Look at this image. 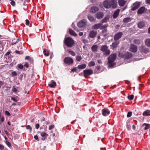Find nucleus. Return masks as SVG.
Returning a JSON list of instances; mask_svg holds the SVG:
<instances>
[{
	"label": "nucleus",
	"mask_w": 150,
	"mask_h": 150,
	"mask_svg": "<svg viewBox=\"0 0 150 150\" xmlns=\"http://www.w3.org/2000/svg\"><path fill=\"white\" fill-rule=\"evenodd\" d=\"M116 57V55L115 54H111L108 57V62L109 66L110 67H112L115 65L114 61Z\"/></svg>",
	"instance_id": "obj_2"
},
{
	"label": "nucleus",
	"mask_w": 150,
	"mask_h": 150,
	"mask_svg": "<svg viewBox=\"0 0 150 150\" xmlns=\"http://www.w3.org/2000/svg\"><path fill=\"white\" fill-rule=\"evenodd\" d=\"M88 20L91 22H93L95 21V19L92 16L90 15H88Z\"/></svg>",
	"instance_id": "obj_31"
},
{
	"label": "nucleus",
	"mask_w": 150,
	"mask_h": 150,
	"mask_svg": "<svg viewBox=\"0 0 150 150\" xmlns=\"http://www.w3.org/2000/svg\"><path fill=\"white\" fill-rule=\"evenodd\" d=\"M77 70V67H74L72 69L71 71L72 72L76 71Z\"/></svg>",
	"instance_id": "obj_45"
},
{
	"label": "nucleus",
	"mask_w": 150,
	"mask_h": 150,
	"mask_svg": "<svg viewBox=\"0 0 150 150\" xmlns=\"http://www.w3.org/2000/svg\"><path fill=\"white\" fill-rule=\"evenodd\" d=\"M132 54L130 52H127L124 55V57L126 59H129L131 58L132 57Z\"/></svg>",
	"instance_id": "obj_18"
},
{
	"label": "nucleus",
	"mask_w": 150,
	"mask_h": 150,
	"mask_svg": "<svg viewBox=\"0 0 150 150\" xmlns=\"http://www.w3.org/2000/svg\"><path fill=\"white\" fill-rule=\"evenodd\" d=\"M17 75V73L16 71H14L12 72V76H16Z\"/></svg>",
	"instance_id": "obj_47"
},
{
	"label": "nucleus",
	"mask_w": 150,
	"mask_h": 150,
	"mask_svg": "<svg viewBox=\"0 0 150 150\" xmlns=\"http://www.w3.org/2000/svg\"><path fill=\"white\" fill-rule=\"evenodd\" d=\"M145 26V23L143 21L139 22L138 24V27L139 28H142Z\"/></svg>",
	"instance_id": "obj_21"
},
{
	"label": "nucleus",
	"mask_w": 150,
	"mask_h": 150,
	"mask_svg": "<svg viewBox=\"0 0 150 150\" xmlns=\"http://www.w3.org/2000/svg\"><path fill=\"white\" fill-rule=\"evenodd\" d=\"M140 51L142 53H146L148 52V50L143 46H141L140 47Z\"/></svg>",
	"instance_id": "obj_13"
},
{
	"label": "nucleus",
	"mask_w": 150,
	"mask_h": 150,
	"mask_svg": "<svg viewBox=\"0 0 150 150\" xmlns=\"http://www.w3.org/2000/svg\"><path fill=\"white\" fill-rule=\"evenodd\" d=\"M137 47L136 45L134 44H131L130 46L129 50L132 52H135L137 51Z\"/></svg>",
	"instance_id": "obj_9"
},
{
	"label": "nucleus",
	"mask_w": 150,
	"mask_h": 150,
	"mask_svg": "<svg viewBox=\"0 0 150 150\" xmlns=\"http://www.w3.org/2000/svg\"><path fill=\"white\" fill-rule=\"evenodd\" d=\"M79 36H82L83 35V33L82 32H80L79 33Z\"/></svg>",
	"instance_id": "obj_60"
},
{
	"label": "nucleus",
	"mask_w": 150,
	"mask_h": 150,
	"mask_svg": "<svg viewBox=\"0 0 150 150\" xmlns=\"http://www.w3.org/2000/svg\"><path fill=\"white\" fill-rule=\"evenodd\" d=\"M69 33L71 35L74 36H76L77 34L72 30L70 29L69 30Z\"/></svg>",
	"instance_id": "obj_30"
},
{
	"label": "nucleus",
	"mask_w": 150,
	"mask_h": 150,
	"mask_svg": "<svg viewBox=\"0 0 150 150\" xmlns=\"http://www.w3.org/2000/svg\"><path fill=\"white\" fill-rule=\"evenodd\" d=\"M119 44V42L118 41H116L112 43V45H110V46H112V49L113 50H114L115 48H116L117 47V45Z\"/></svg>",
	"instance_id": "obj_20"
},
{
	"label": "nucleus",
	"mask_w": 150,
	"mask_h": 150,
	"mask_svg": "<svg viewBox=\"0 0 150 150\" xmlns=\"http://www.w3.org/2000/svg\"><path fill=\"white\" fill-rule=\"evenodd\" d=\"M43 53L44 55L46 56H48L49 55V52L47 51L46 50L44 49L43 50Z\"/></svg>",
	"instance_id": "obj_38"
},
{
	"label": "nucleus",
	"mask_w": 150,
	"mask_h": 150,
	"mask_svg": "<svg viewBox=\"0 0 150 150\" xmlns=\"http://www.w3.org/2000/svg\"><path fill=\"white\" fill-rule=\"evenodd\" d=\"M146 9L144 6L141 7L137 11V14H141L146 11Z\"/></svg>",
	"instance_id": "obj_12"
},
{
	"label": "nucleus",
	"mask_w": 150,
	"mask_h": 150,
	"mask_svg": "<svg viewBox=\"0 0 150 150\" xmlns=\"http://www.w3.org/2000/svg\"><path fill=\"white\" fill-rule=\"evenodd\" d=\"M35 128L36 129H38L39 127H40V126H39V125L38 124H37L36 125H35Z\"/></svg>",
	"instance_id": "obj_53"
},
{
	"label": "nucleus",
	"mask_w": 150,
	"mask_h": 150,
	"mask_svg": "<svg viewBox=\"0 0 150 150\" xmlns=\"http://www.w3.org/2000/svg\"><path fill=\"white\" fill-rule=\"evenodd\" d=\"M29 23V20L27 19L25 20V24L27 25H28Z\"/></svg>",
	"instance_id": "obj_52"
},
{
	"label": "nucleus",
	"mask_w": 150,
	"mask_h": 150,
	"mask_svg": "<svg viewBox=\"0 0 150 150\" xmlns=\"http://www.w3.org/2000/svg\"><path fill=\"white\" fill-rule=\"evenodd\" d=\"M11 99L12 100L14 101L15 102H16L17 101V100L15 98L12 97L11 98Z\"/></svg>",
	"instance_id": "obj_51"
},
{
	"label": "nucleus",
	"mask_w": 150,
	"mask_h": 150,
	"mask_svg": "<svg viewBox=\"0 0 150 150\" xmlns=\"http://www.w3.org/2000/svg\"><path fill=\"white\" fill-rule=\"evenodd\" d=\"M10 53V52H7L6 54V55H8Z\"/></svg>",
	"instance_id": "obj_63"
},
{
	"label": "nucleus",
	"mask_w": 150,
	"mask_h": 150,
	"mask_svg": "<svg viewBox=\"0 0 150 150\" xmlns=\"http://www.w3.org/2000/svg\"><path fill=\"white\" fill-rule=\"evenodd\" d=\"M11 4L13 6H14L15 5V2L13 0H11Z\"/></svg>",
	"instance_id": "obj_46"
},
{
	"label": "nucleus",
	"mask_w": 150,
	"mask_h": 150,
	"mask_svg": "<svg viewBox=\"0 0 150 150\" xmlns=\"http://www.w3.org/2000/svg\"><path fill=\"white\" fill-rule=\"evenodd\" d=\"M96 31H95L94 30H92L90 32L89 34V36L90 38H93L96 36Z\"/></svg>",
	"instance_id": "obj_16"
},
{
	"label": "nucleus",
	"mask_w": 150,
	"mask_h": 150,
	"mask_svg": "<svg viewBox=\"0 0 150 150\" xmlns=\"http://www.w3.org/2000/svg\"><path fill=\"white\" fill-rule=\"evenodd\" d=\"M103 13L102 12H98L96 14V17L98 19L102 18L103 16Z\"/></svg>",
	"instance_id": "obj_17"
},
{
	"label": "nucleus",
	"mask_w": 150,
	"mask_h": 150,
	"mask_svg": "<svg viewBox=\"0 0 150 150\" xmlns=\"http://www.w3.org/2000/svg\"><path fill=\"white\" fill-rule=\"evenodd\" d=\"M26 129H29L30 131H31L32 130V127H31L29 125H28L26 126Z\"/></svg>",
	"instance_id": "obj_44"
},
{
	"label": "nucleus",
	"mask_w": 150,
	"mask_h": 150,
	"mask_svg": "<svg viewBox=\"0 0 150 150\" xmlns=\"http://www.w3.org/2000/svg\"><path fill=\"white\" fill-rule=\"evenodd\" d=\"M40 134L42 137H44V138H42V139L43 140H44L45 139V138L48 136V134L44 132H41Z\"/></svg>",
	"instance_id": "obj_26"
},
{
	"label": "nucleus",
	"mask_w": 150,
	"mask_h": 150,
	"mask_svg": "<svg viewBox=\"0 0 150 150\" xmlns=\"http://www.w3.org/2000/svg\"><path fill=\"white\" fill-rule=\"evenodd\" d=\"M120 11V10L119 9H117L115 11L113 15L114 18H115L118 16L119 15Z\"/></svg>",
	"instance_id": "obj_19"
},
{
	"label": "nucleus",
	"mask_w": 150,
	"mask_h": 150,
	"mask_svg": "<svg viewBox=\"0 0 150 150\" xmlns=\"http://www.w3.org/2000/svg\"><path fill=\"white\" fill-rule=\"evenodd\" d=\"M133 98H134V95H129L128 96V98L129 100H132Z\"/></svg>",
	"instance_id": "obj_40"
},
{
	"label": "nucleus",
	"mask_w": 150,
	"mask_h": 150,
	"mask_svg": "<svg viewBox=\"0 0 150 150\" xmlns=\"http://www.w3.org/2000/svg\"><path fill=\"white\" fill-rule=\"evenodd\" d=\"M5 114L6 115L8 116H9L10 115V113L8 111H5Z\"/></svg>",
	"instance_id": "obj_49"
},
{
	"label": "nucleus",
	"mask_w": 150,
	"mask_h": 150,
	"mask_svg": "<svg viewBox=\"0 0 150 150\" xmlns=\"http://www.w3.org/2000/svg\"><path fill=\"white\" fill-rule=\"evenodd\" d=\"M19 40V39H13L12 42L11 44L12 45H14L16 44L17 43Z\"/></svg>",
	"instance_id": "obj_35"
},
{
	"label": "nucleus",
	"mask_w": 150,
	"mask_h": 150,
	"mask_svg": "<svg viewBox=\"0 0 150 150\" xmlns=\"http://www.w3.org/2000/svg\"><path fill=\"white\" fill-rule=\"evenodd\" d=\"M141 40H140L136 39L134 40V43L135 44H138L140 43Z\"/></svg>",
	"instance_id": "obj_37"
},
{
	"label": "nucleus",
	"mask_w": 150,
	"mask_h": 150,
	"mask_svg": "<svg viewBox=\"0 0 150 150\" xmlns=\"http://www.w3.org/2000/svg\"><path fill=\"white\" fill-rule=\"evenodd\" d=\"M102 25V24L101 23L96 24L92 27V28L94 29H97L100 28L102 29L106 28L108 26L107 25H104L103 26Z\"/></svg>",
	"instance_id": "obj_5"
},
{
	"label": "nucleus",
	"mask_w": 150,
	"mask_h": 150,
	"mask_svg": "<svg viewBox=\"0 0 150 150\" xmlns=\"http://www.w3.org/2000/svg\"><path fill=\"white\" fill-rule=\"evenodd\" d=\"M98 47L96 45H93L91 47V50L92 51L94 52H96L97 51Z\"/></svg>",
	"instance_id": "obj_29"
},
{
	"label": "nucleus",
	"mask_w": 150,
	"mask_h": 150,
	"mask_svg": "<svg viewBox=\"0 0 150 150\" xmlns=\"http://www.w3.org/2000/svg\"><path fill=\"white\" fill-rule=\"evenodd\" d=\"M109 19V17L108 16H106L101 21L102 23L106 22Z\"/></svg>",
	"instance_id": "obj_32"
},
{
	"label": "nucleus",
	"mask_w": 150,
	"mask_h": 150,
	"mask_svg": "<svg viewBox=\"0 0 150 150\" xmlns=\"http://www.w3.org/2000/svg\"><path fill=\"white\" fill-rule=\"evenodd\" d=\"M4 146L3 145L0 144V149L1 150H3L4 149Z\"/></svg>",
	"instance_id": "obj_54"
},
{
	"label": "nucleus",
	"mask_w": 150,
	"mask_h": 150,
	"mask_svg": "<svg viewBox=\"0 0 150 150\" xmlns=\"http://www.w3.org/2000/svg\"><path fill=\"white\" fill-rule=\"evenodd\" d=\"M68 52L71 54L72 56H74L76 55L75 53L72 50H68Z\"/></svg>",
	"instance_id": "obj_34"
},
{
	"label": "nucleus",
	"mask_w": 150,
	"mask_h": 150,
	"mask_svg": "<svg viewBox=\"0 0 150 150\" xmlns=\"http://www.w3.org/2000/svg\"><path fill=\"white\" fill-rule=\"evenodd\" d=\"M102 114L104 116H106L108 115L110 113L109 110L107 109H104L102 110Z\"/></svg>",
	"instance_id": "obj_11"
},
{
	"label": "nucleus",
	"mask_w": 150,
	"mask_h": 150,
	"mask_svg": "<svg viewBox=\"0 0 150 150\" xmlns=\"http://www.w3.org/2000/svg\"><path fill=\"white\" fill-rule=\"evenodd\" d=\"M84 76L85 77L91 75L93 73V70L91 69H86L83 71Z\"/></svg>",
	"instance_id": "obj_7"
},
{
	"label": "nucleus",
	"mask_w": 150,
	"mask_h": 150,
	"mask_svg": "<svg viewBox=\"0 0 150 150\" xmlns=\"http://www.w3.org/2000/svg\"><path fill=\"white\" fill-rule=\"evenodd\" d=\"M118 2L119 5L121 6H124L126 3L124 0H119Z\"/></svg>",
	"instance_id": "obj_23"
},
{
	"label": "nucleus",
	"mask_w": 150,
	"mask_h": 150,
	"mask_svg": "<svg viewBox=\"0 0 150 150\" xmlns=\"http://www.w3.org/2000/svg\"><path fill=\"white\" fill-rule=\"evenodd\" d=\"M64 42L66 46L69 47H72L74 44V40L70 37H67L65 38Z\"/></svg>",
	"instance_id": "obj_3"
},
{
	"label": "nucleus",
	"mask_w": 150,
	"mask_h": 150,
	"mask_svg": "<svg viewBox=\"0 0 150 150\" xmlns=\"http://www.w3.org/2000/svg\"><path fill=\"white\" fill-rule=\"evenodd\" d=\"M30 58V56H26L25 57V59H29Z\"/></svg>",
	"instance_id": "obj_59"
},
{
	"label": "nucleus",
	"mask_w": 150,
	"mask_h": 150,
	"mask_svg": "<svg viewBox=\"0 0 150 150\" xmlns=\"http://www.w3.org/2000/svg\"><path fill=\"white\" fill-rule=\"evenodd\" d=\"M143 115L144 116H150V110H146L143 113Z\"/></svg>",
	"instance_id": "obj_28"
},
{
	"label": "nucleus",
	"mask_w": 150,
	"mask_h": 150,
	"mask_svg": "<svg viewBox=\"0 0 150 150\" xmlns=\"http://www.w3.org/2000/svg\"><path fill=\"white\" fill-rule=\"evenodd\" d=\"M99 9V8L96 6H93L91 8L90 12L93 13H95Z\"/></svg>",
	"instance_id": "obj_15"
},
{
	"label": "nucleus",
	"mask_w": 150,
	"mask_h": 150,
	"mask_svg": "<svg viewBox=\"0 0 150 150\" xmlns=\"http://www.w3.org/2000/svg\"><path fill=\"white\" fill-rule=\"evenodd\" d=\"M123 33L121 32H120L115 34L114 37V39L115 40H117L120 39L122 36Z\"/></svg>",
	"instance_id": "obj_10"
},
{
	"label": "nucleus",
	"mask_w": 150,
	"mask_h": 150,
	"mask_svg": "<svg viewBox=\"0 0 150 150\" xmlns=\"http://www.w3.org/2000/svg\"><path fill=\"white\" fill-rule=\"evenodd\" d=\"M145 43L147 46L150 47V39H147L145 41Z\"/></svg>",
	"instance_id": "obj_33"
},
{
	"label": "nucleus",
	"mask_w": 150,
	"mask_h": 150,
	"mask_svg": "<svg viewBox=\"0 0 150 150\" xmlns=\"http://www.w3.org/2000/svg\"><path fill=\"white\" fill-rule=\"evenodd\" d=\"M86 67V65L85 64H83L81 65H79L77 68L79 69H85Z\"/></svg>",
	"instance_id": "obj_24"
},
{
	"label": "nucleus",
	"mask_w": 150,
	"mask_h": 150,
	"mask_svg": "<svg viewBox=\"0 0 150 150\" xmlns=\"http://www.w3.org/2000/svg\"><path fill=\"white\" fill-rule=\"evenodd\" d=\"M48 85L50 87L54 88L56 86V83L55 82L53 81H52L51 83L49 84Z\"/></svg>",
	"instance_id": "obj_25"
},
{
	"label": "nucleus",
	"mask_w": 150,
	"mask_h": 150,
	"mask_svg": "<svg viewBox=\"0 0 150 150\" xmlns=\"http://www.w3.org/2000/svg\"><path fill=\"white\" fill-rule=\"evenodd\" d=\"M15 52L17 54H20V51H17V50Z\"/></svg>",
	"instance_id": "obj_64"
},
{
	"label": "nucleus",
	"mask_w": 150,
	"mask_h": 150,
	"mask_svg": "<svg viewBox=\"0 0 150 150\" xmlns=\"http://www.w3.org/2000/svg\"><path fill=\"white\" fill-rule=\"evenodd\" d=\"M86 21L85 19H83L78 22L77 25L79 27H83L86 25Z\"/></svg>",
	"instance_id": "obj_8"
},
{
	"label": "nucleus",
	"mask_w": 150,
	"mask_h": 150,
	"mask_svg": "<svg viewBox=\"0 0 150 150\" xmlns=\"http://www.w3.org/2000/svg\"><path fill=\"white\" fill-rule=\"evenodd\" d=\"M64 62L65 64L70 65L72 64L74 61L72 58L69 57H67L64 59Z\"/></svg>",
	"instance_id": "obj_6"
},
{
	"label": "nucleus",
	"mask_w": 150,
	"mask_h": 150,
	"mask_svg": "<svg viewBox=\"0 0 150 150\" xmlns=\"http://www.w3.org/2000/svg\"><path fill=\"white\" fill-rule=\"evenodd\" d=\"M24 67H25L26 68H28L29 67L28 64V63L26 62L24 65Z\"/></svg>",
	"instance_id": "obj_48"
},
{
	"label": "nucleus",
	"mask_w": 150,
	"mask_h": 150,
	"mask_svg": "<svg viewBox=\"0 0 150 150\" xmlns=\"http://www.w3.org/2000/svg\"><path fill=\"white\" fill-rule=\"evenodd\" d=\"M34 138L35 139L37 140L38 141H39L38 137L37 135H35L34 137Z\"/></svg>",
	"instance_id": "obj_56"
},
{
	"label": "nucleus",
	"mask_w": 150,
	"mask_h": 150,
	"mask_svg": "<svg viewBox=\"0 0 150 150\" xmlns=\"http://www.w3.org/2000/svg\"><path fill=\"white\" fill-rule=\"evenodd\" d=\"M101 50L103 52V55L105 56L109 55L110 53V52L108 49V47L106 45H103L101 47Z\"/></svg>",
	"instance_id": "obj_4"
},
{
	"label": "nucleus",
	"mask_w": 150,
	"mask_h": 150,
	"mask_svg": "<svg viewBox=\"0 0 150 150\" xmlns=\"http://www.w3.org/2000/svg\"><path fill=\"white\" fill-rule=\"evenodd\" d=\"M132 20V19L130 17H127L124 18L123 21L124 23H127L130 22Z\"/></svg>",
	"instance_id": "obj_27"
},
{
	"label": "nucleus",
	"mask_w": 150,
	"mask_h": 150,
	"mask_svg": "<svg viewBox=\"0 0 150 150\" xmlns=\"http://www.w3.org/2000/svg\"><path fill=\"white\" fill-rule=\"evenodd\" d=\"M6 144L8 146H11V144L9 142H6Z\"/></svg>",
	"instance_id": "obj_55"
},
{
	"label": "nucleus",
	"mask_w": 150,
	"mask_h": 150,
	"mask_svg": "<svg viewBox=\"0 0 150 150\" xmlns=\"http://www.w3.org/2000/svg\"><path fill=\"white\" fill-rule=\"evenodd\" d=\"M18 68L20 69H23L24 67L21 64H18Z\"/></svg>",
	"instance_id": "obj_41"
},
{
	"label": "nucleus",
	"mask_w": 150,
	"mask_h": 150,
	"mask_svg": "<svg viewBox=\"0 0 150 150\" xmlns=\"http://www.w3.org/2000/svg\"><path fill=\"white\" fill-rule=\"evenodd\" d=\"M132 115V112H128L127 116L128 117H130Z\"/></svg>",
	"instance_id": "obj_42"
},
{
	"label": "nucleus",
	"mask_w": 150,
	"mask_h": 150,
	"mask_svg": "<svg viewBox=\"0 0 150 150\" xmlns=\"http://www.w3.org/2000/svg\"><path fill=\"white\" fill-rule=\"evenodd\" d=\"M12 91L14 92H16L17 91V89L14 86H13L12 89Z\"/></svg>",
	"instance_id": "obj_43"
},
{
	"label": "nucleus",
	"mask_w": 150,
	"mask_h": 150,
	"mask_svg": "<svg viewBox=\"0 0 150 150\" xmlns=\"http://www.w3.org/2000/svg\"><path fill=\"white\" fill-rule=\"evenodd\" d=\"M54 127V125H51L49 127V129L50 130H51L53 129Z\"/></svg>",
	"instance_id": "obj_50"
},
{
	"label": "nucleus",
	"mask_w": 150,
	"mask_h": 150,
	"mask_svg": "<svg viewBox=\"0 0 150 150\" xmlns=\"http://www.w3.org/2000/svg\"><path fill=\"white\" fill-rule=\"evenodd\" d=\"M98 63L100 64L102 63V61L100 59H98Z\"/></svg>",
	"instance_id": "obj_62"
},
{
	"label": "nucleus",
	"mask_w": 150,
	"mask_h": 150,
	"mask_svg": "<svg viewBox=\"0 0 150 150\" xmlns=\"http://www.w3.org/2000/svg\"><path fill=\"white\" fill-rule=\"evenodd\" d=\"M142 127L144 129L146 130L150 127V125L149 124L144 123L143 124Z\"/></svg>",
	"instance_id": "obj_22"
},
{
	"label": "nucleus",
	"mask_w": 150,
	"mask_h": 150,
	"mask_svg": "<svg viewBox=\"0 0 150 150\" xmlns=\"http://www.w3.org/2000/svg\"><path fill=\"white\" fill-rule=\"evenodd\" d=\"M103 5L106 8H110L111 7L114 9L117 7V2L116 0H107L103 2Z\"/></svg>",
	"instance_id": "obj_1"
},
{
	"label": "nucleus",
	"mask_w": 150,
	"mask_h": 150,
	"mask_svg": "<svg viewBox=\"0 0 150 150\" xmlns=\"http://www.w3.org/2000/svg\"><path fill=\"white\" fill-rule=\"evenodd\" d=\"M146 3L148 4H150V0H145Z\"/></svg>",
	"instance_id": "obj_58"
},
{
	"label": "nucleus",
	"mask_w": 150,
	"mask_h": 150,
	"mask_svg": "<svg viewBox=\"0 0 150 150\" xmlns=\"http://www.w3.org/2000/svg\"><path fill=\"white\" fill-rule=\"evenodd\" d=\"M76 60L77 61H78L79 62L82 59L81 56H80V55H78V56H76Z\"/></svg>",
	"instance_id": "obj_36"
},
{
	"label": "nucleus",
	"mask_w": 150,
	"mask_h": 150,
	"mask_svg": "<svg viewBox=\"0 0 150 150\" xmlns=\"http://www.w3.org/2000/svg\"><path fill=\"white\" fill-rule=\"evenodd\" d=\"M140 4L138 2H136L133 4L132 8L131 9L132 11H135L137 9L139 6Z\"/></svg>",
	"instance_id": "obj_14"
},
{
	"label": "nucleus",
	"mask_w": 150,
	"mask_h": 150,
	"mask_svg": "<svg viewBox=\"0 0 150 150\" xmlns=\"http://www.w3.org/2000/svg\"><path fill=\"white\" fill-rule=\"evenodd\" d=\"M1 121L3 122L4 120V117H2L1 118L0 120Z\"/></svg>",
	"instance_id": "obj_57"
},
{
	"label": "nucleus",
	"mask_w": 150,
	"mask_h": 150,
	"mask_svg": "<svg viewBox=\"0 0 150 150\" xmlns=\"http://www.w3.org/2000/svg\"><path fill=\"white\" fill-rule=\"evenodd\" d=\"M95 65V63L94 62L91 61L89 62L88 65L89 67H92Z\"/></svg>",
	"instance_id": "obj_39"
},
{
	"label": "nucleus",
	"mask_w": 150,
	"mask_h": 150,
	"mask_svg": "<svg viewBox=\"0 0 150 150\" xmlns=\"http://www.w3.org/2000/svg\"><path fill=\"white\" fill-rule=\"evenodd\" d=\"M74 29L76 31H79V30L77 28L75 27L74 28Z\"/></svg>",
	"instance_id": "obj_61"
}]
</instances>
